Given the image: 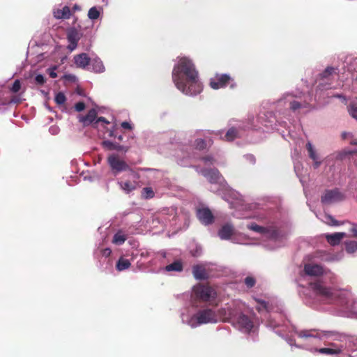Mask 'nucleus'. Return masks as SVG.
<instances>
[{"label": "nucleus", "instance_id": "obj_45", "mask_svg": "<svg viewBox=\"0 0 357 357\" xmlns=\"http://www.w3.org/2000/svg\"><path fill=\"white\" fill-rule=\"evenodd\" d=\"M21 89V84H20V82L19 79H16L12 87L10 88V91L13 93H17Z\"/></svg>", "mask_w": 357, "mask_h": 357}, {"label": "nucleus", "instance_id": "obj_7", "mask_svg": "<svg viewBox=\"0 0 357 357\" xmlns=\"http://www.w3.org/2000/svg\"><path fill=\"white\" fill-rule=\"evenodd\" d=\"M294 331L298 337L302 340L303 343L301 346H298L294 343L291 339L289 338L287 341L289 345L301 347L311 352L317 350V346L320 344L321 340L328 339L332 336V332L331 331H320L315 328L294 329Z\"/></svg>", "mask_w": 357, "mask_h": 357}, {"label": "nucleus", "instance_id": "obj_62", "mask_svg": "<svg viewBox=\"0 0 357 357\" xmlns=\"http://www.w3.org/2000/svg\"><path fill=\"white\" fill-rule=\"evenodd\" d=\"M19 101H20V100H19V99H17V98H13V99L11 100V101H10V102H13V103H17V102H18Z\"/></svg>", "mask_w": 357, "mask_h": 357}, {"label": "nucleus", "instance_id": "obj_48", "mask_svg": "<svg viewBox=\"0 0 357 357\" xmlns=\"http://www.w3.org/2000/svg\"><path fill=\"white\" fill-rule=\"evenodd\" d=\"M84 108H85V105L82 102H79L76 103L75 105V109L77 112H82L84 109Z\"/></svg>", "mask_w": 357, "mask_h": 357}, {"label": "nucleus", "instance_id": "obj_19", "mask_svg": "<svg viewBox=\"0 0 357 357\" xmlns=\"http://www.w3.org/2000/svg\"><path fill=\"white\" fill-rule=\"evenodd\" d=\"M53 15L57 20H66L71 17L72 13L67 6H59L54 8Z\"/></svg>", "mask_w": 357, "mask_h": 357}, {"label": "nucleus", "instance_id": "obj_24", "mask_svg": "<svg viewBox=\"0 0 357 357\" xmlns=\"http://www.w3.org/2000/svg\"><path fill=\"white\" fill-rule=\"evenodd\" d=\"M89 68L95 73H101L105 72V68L102 61L98 57H95L90 61Z\"/></svg>", "mask_w": 357, "mask_h": 357}, {"label": "nucleus", "instance_id": "obj_10", "mask_svg": "<svg viewBox=\"0 0 357 357\" xmlns=\"http://www.w3.org/2000/svg\"><path fill=\"white\" fill-rule=\"evenodd\" d=\"M218 236L222 240H230L234 243H247L246 235L236 231L234 226L229 222L222 225L218 231Z\"/></svg>", "mask_w": 357, "mask_h": 357}, {"label": "nucleus", "instance_id": "obj_36", "mask_svg": "<svg viewBox=\"0 0 357 357\" xmlns=\"http://www.w3.org/2000/svg\"><path fill=\"white\" fill-rule=\"evenodd\" d=\"M345 250L347 252L353 254L357 250V242L355 241H348L345 242Z\"/></svg>", "mask_w": 357, "mask_h": 357}, {"label": "nucleus", "instance_id": "obj_30", "mask_svg": "<svg viewBox=\"0 0 357 357\" xmlns=\"http://www.w3.org/2000/svg\"><path fill=\"white\" fill-rule=\"evenodd\" d=\"M126 240V236L121 231L116 232L112 239V243L117 245H122Z\"/></svg>", "mask_w": 357, "mask_h": 357}, {"label": "nucleus", "instance_id": "obj_20", "mask_svg": "<svg viewBox=\"0 0 357 357\" xmlns=\"http://www.w3.org/2000/svg\"><path fill=\"white\" fill-rule=\"evenodd\" d=\"M197 215L200 222L206 225L211 224L213 220L211 211L207 208H199L197 211Z\"/></svg>", "mask_w": 357, "mask_h": 357}, {"label": "nucleus", "instance_id": "obj_44", "mask_svg": "<svg viewBox=\"0 0 357 357\" xmlns=\"http://www.w3.org/2000/svg\"><path fill=\"white\" fill-rule=\"evenodd\" d=\"M244 282L247 287L251 288L255 286L256 280L254 277L249 275L245 278Z\"/></svg>", "mask_w": 357, "mask_h": 357}, {"label": "nucleus", "instance_id": "obj_4", "mask_svg": "<svg viewBox=\"0 0 357 357\" xmlns=\"http://www.w3.org/2000/svg\"><path fill=\"white\" fill-rule=\"evenodd\" d=\"M241 218H254L258 221L257 222H252L247 225V227L259 234L263 237L267 238L269 243L266 244L265 246L269 250H274L282 245V240L284 235L278 231L273 224H269L266 221V217L259 211L246 212Z\"/></svg>", "mask_w": 357, "mask_h": 357}, {"label": "nucleus", "instance_id": "obj_13", "mask_svg": "<svg viewBox=\"0 0 357 357\" xmlns=\"http://www.w3.org/2000/svg\"><path fill=\"white\" fill-rule=\"evenodd\" d=\"M108 165L114 175L129 169V165L117 154L112 153L107 158Z\"/></svg>", "mask_w": 357, "mask_h": 357}, {"label": "nucleus", "instance_id": "obj_57", "mask_svg": "<svg viewBox=\"0 0 357 357\" xmlns=\"http://www.w3.org/2000/svg\"><path fill=\"white\" fill-rule=\"evenodd\" d=\"M77 43H69L68 48L70 51H73V50H74L77 47Z\"/></svg>", "mask_w": 357, "mask_h": 357}, {"label": "nucleus", "instance_id": "obj_28", "mask_svg": "<svg viewBox=\"0 0 357 357\" xmlns=\"http://www.w3.org/2000/svg\"><path fill=\"white\" fill-rule=\"evenodd\" d=\"M131 264L130 261L123 257H120L116 262V268L119 271H123L130 268Z\"/></svg>", "mask_w": 357, "mask_h": 357}, {"label": "nucleus", "instance_id": "obj_14", "mask_svg": "<svg viewBox=\"0 0 357 357\" xmlns=\"http://www.w3.org/2000/svg\"><path fill=\"white\" fill-rule=\"evenodd\" d=\"M228 85L233 88L235 84L227 74H217L210 79V86L215 90L225 88Z\"/></svg>", "mask_w": 357, "mask_h": 357}, {"label": "nucleus", "instance_id": "obj_11", "mask_svg": "<svg viewBox=\"0 0 357 357\" xmlns=\"http://www.w3.org/2000/svg\"><path fill=\"white\" fill-rule=\"evenodd\" d=\"M303 271L305 275L312 277L328 275V278L331 283H333L335 280V275H334V273H331L328 269L324 268L320 264H316L314 262L305 263L304 264Z\"/></svg>", "mask_w": 357, "mask_h": 357}, {"label": "nucleus", "instance_id": "obj_1", "mask_svg": "<svg viewBox=\"0 0 357 357\" xmlns=\"http://www.w3.org/2000/svg\"><path fill=\"white\" fill-rule=\"evenodd\" d=\"M299 294L304 303L315 310H324L326 305L334 304L341 308L342 316H357V300L348 290L335 289L317 280L301 287Z\"/></svg>", "mask_w": 357, "mask_h": 357}, {"label": "nucleus", "instance_id": "obj_27", "mask_svg": "<svg viewBox=\"0 0 357 357\" xmlns=\"http://www.w3.org/2000/svg\"><path fill=\"white\" fill-rule=\"evenodd\" d=\"M118 185L126 193H129L137 188V182L136 181H118Z\"/></svg>", "mask_w": 357, "mask_h": 357}, {"label": "nucleus", "instance_id": "obj_6", "mask_svg": "<svg viewBox=\"0 0 357 357\" xmlns=\"http://www.w3.org/2000/svg\"><path fill=\"white\" fill-rule=\"evenodd\" d=\"M312 98L302 93H286L276 102L275 108L279 114L289 119L291 112H299L307 108Z\"/></svg>", "mask_w": 357, "mask_h": 357}, {"label": "nucleus", "instance_id": "obj_41", "mask_svg": "<svg viewBox=\"0 0 357 357\" xmlns=\"http://www.w3.org/2000/svg\"><path fill=\"white\" fill-rule=\"evenodd\" d=\"M154 192L153 189L150 187H146L143 188L142 192V195L145 199H151L154 197Z\"/></svg>", "mask_w": 357, "mask_h": 357}, {"label": "nucleus", "instance_id": "obj_64", "mask_svg": "<svg viewBox=\"0 0 357 357\" xmlns=\"http://www.w3.org/2000/svg\"><path fill=\"white\" fill-rule=\"evenodd\" d=\"M351 144L357 145V139L353 140L351 142Z\"/></svg>", "mask_w": 357, "mask_h": 357}, {"label": "nucleus", "instance_id": "obj_54", "mask_svg": "<svg viewBox=\"0 0 357 357\" xmlns=\"http://www.w3.org/2000/svg\"><path fill=\"white\" fill-rule=\"evenodd\" d=\"M111 249L109 248H105L102 251V256L107 257L111 255Z\"/></svg>", "mask_w": 357, "mask_h": 357}, {"label": "nucleus", "instance_id": "obj_16", "mask_svg": "<svg viewBox=\"0 0 357 357\" xmlns=\"http://www.w3.org/2000/svg\"><path fill=\"white\" fill-rule=\"evenodd\" d=\"M344 199V195L337 189L326 190L321 196L324 204H331Z\"/></svg>", "mask_w": 357, "mask_h": 357}, {"label": "nucleus", "instance_id": "obj_5", "mask_svg": "<svg viewBox=\"0 0 357 357\" xmlns=\"http://www.w3.org/2000/svg\"><path fill=\"white\" fill-rule=\"evenodd\" d=\"M227 306L231 307V312L234 315L226 321L231 322L238 331L252 335L254 340L258 331V324L255 321L254 317L245 314V312H247L245 304L241 301H235Z\"/></svg>", "mask_w": 357, "mask_h": 357}, {"label": "nucleus", "instance_id": "obj_23", "mask_svg": "<svg viewBox=\"0 0 357 357\" xmlns=\"http://www.w3.org/2000/svg\"><path fill=\"white\" fill-rule=\"evenodd\" d=\"M75 63L77 67L86 68L90 63V58L85 53L79 54L74 57Z\"/></svg>", "mask_w": 357, "mask_h": 357}, {"label": "nucleus", "instance_id": "obj_33", "mask_svg": "<svg viewBox=\"0 0 357 357\" xmlns=\"http://www.w3.org/2000/svg\"><path fill=\"white\" fill-rule=\"evenodd\" d=\"M339 350L337 349H332L329 347L327 348H321L318 349L317 347V350L312 351V353H319L321 354H325V355H337Z\"/></svg>", "mask_w": 357, "mask_h": 357}, {"label": "nucleus", "instance_id": "obj_63", "mask_svg": "<svg viewBox=\"0 0 357 357\" xmlns=\"http://www.w3.org/2000/svg\"><path fill=\"white\" fill-rule=\"evenodd\" d=\"M117 139L119 140V141H122L123 139V137L122 135H119L118 137H116Z\"/></svg>", "mask_w": 357, "mask_h": 357}, {"label": "nucleus", "instance_id": "obj_17", "mask_svg": "<svg viewBox=\"0 0 357 357\" xmlns=\"http://www.w3.org/2000/svg\"><path fill=\"white\" fill-rule=\"evenodd\" d=\"M257 121L266 128L267 131L275 130L276 117L272 112L260 113Z\"/></svg>", "mask_w": 357, "mask_h": 357}, {"label": "nucleus", "instance_id": "obj_39", "mask_svg": "<svg viewBox=\"0 0 357 357\" xmlns=\"http://www.w3.org/2000/svg\"><path fill=\"white\" fill-rule=\"evenodd\" d=\"M337 69L333 67H328L325 69V70L321 73V76L323 79H328L330 76H332L336 74Z\"/></svg>", "mask_w": 357, "mask_h": 357}, {"label": "nucleus", "instance_id": "obj_49", "mask_svg": "<svg viewBox=\"0 0 357 357\" xmlns=\"http://www.w3.org/2000/svg\"><path fill=\"white\" fill-rule=\"evenodd\" d=\"M50 130V132L53 135H57L59 132V128L56 126H52L49 129Z\"/></svg>", "mask_w": 357, "mask_h": 357}, {"label": "nucleus", "instance_id": "obj_55", "mask_svg": "<svg viewBox=\"0 0 357 357\" xmlns=\"http://www.w3.org/2000/svg\"><path fill=\"white\" fill-rule=\"evenodd\" d=\"M351 137H352V134L351 132H344L342 133V137L344 139H348V138H351Z\"/></svg>", "mask_w": 357, "mask_h": 357}, {"label": "nucleus", "instance_id": "obj_18", "mask_svg": "<svg viewBox=\"0 0 357 357\" xmlns=\"http://www.w3.org/2000/svg\"><path fill=\"white\" fill-rule=\"evenodd\" d=\"M305 147L309 158L313 161L312 166L314 169L319 168L322 163V160L321 159V157L318 153L316 148L310 142H307Z\"/></svg>", "mask_w": 357, "mask_h": 357}, {"label": "nucleus", "instance_id": "obj_2", "mask_svg": "<svg viewBox=\"0 0 357 357\" xmlns=\"http://www.w3.org/2000/svg\"><path fill=\"white\" fill-rule=\"evenodd\" d=\"M172 77L177 89L186 96H197L202 91L198 71L193 61L187 56L176 58Z\"/></svg>", "mask_w": 357, "mask_h": 357}, {"label": "nucleus", "instance_id": "obj_53", "mask_svg": "<svg viewBox=\"0 0 357 357\" xmlns=\"http://www.w3.org/2000/svg\"><path fill=\"white\" fill-rule=\"evenodd\" d=\"M245 158L252 164H254L255 162V158L254 155H252L251 154L245 155Z\"/></svg>", "mask_w": 357, "mask_h": 357}, {"label": "nucleus", "instance_id": "obj_22", "mask_svg": "<svg viewBox=\"0 0 357 357\" xmlns=\"http://www.w3.org/2000/svg\"><path fill=\"white\" fill-rule=\"evenodd\" d=\"M97 117V112L95 109L89 111L86 116H79V121L84 126H87L95 123Z\"/></svg>", "mask_w": 357, "mask_h": 357}, {"label": "nucleus", "instance_id": "obj_59", "mask_svg": "<svg viewBox=\"0 0 357 357\" xmlns=\"http://www.w3.org/2000/svg\"><path fill=\"white\" fill-rule=\"evenodd\" d=\"M108 135L110 137H116V135H114V127L113 128L112 130L109 131Z\"/></svg>", "mask_w": 357, "mask_h": 357}, {"label": "nucleus", "instance_id": "obj_61", "mask_svg": "<svg viewBox=\"0 0 357 357\" xmlns=\"http://www.w3.org/2000/svg\"><path fill=\"white\" fill-rule=\"evenodd\" d=\"M73 10H80V7L78 5H75L73 6Z\"/></svg>", "mask_w": 357, "mask_h": 357}, {"label": "nucleus", "instance_id": "obj_9", "mask_svg": "<svg viewBox=\"0 0 357 357\" xmlns=\"http://www.w3.org/2000/svg\"><path fill=\"white\" fill-rule=\"evenodd\" d=\"M249 121V126H245V123L241 121H235L234 124H231V127L225 134H224V132L222 130L213 131L211 134L218 137L224 141L231 142L235 139L241 137L243 132L247 127L250 128L255 126L253 123L254 117H250Z\"/></svg>", "mask_w": 357, "mask_h": 357}, {"label": "nucleus", "instance_id": "obj_51", "mask_svg": "<svg viewBox=\"0 0 357 357\" xmlns=\"http://www.w3.org/2000/svg\"><path fill=\"white\" fill-rule=\"evenodd\" d=\"M121 127L123 128V129H127V130H132V126L131 125L130 123L128 122V121H123L121 123Z\"/></svg>", "mask_w": 357, "mask_h": 357}, {"label": "nucleus", "instance_id": "obj_60", "mask_svg": "<svg viewBox=\"0 0 357 357\" xmlns=\"http://www.w3.org/2000/svg\"><path fill=\"white\" fill-rule=\"evenodd\" d=\"M196 133L198 135H203L206 137V133H208V132L197 131V132H196Z\"/></svg>", "mask_w": 357, "mask_h": 357}, {"label": "nucleus", "instance_id": "obj_12", "mask_svg": "<svg viewBox=\"0 0 357 357\" xmlns=\"http://www.w3.org/2000/svg\"><path fill=\"white\" fill-rule=\"evenodd\" d=\"M192 296L202 301L213 303L216 298L217 293L211 287L197 285L192 289Z\"/></svg>", "mask_w": 357, "mask_h": 357}, {"label": "nucleus", "instance_id": "obj_32", "mask_svg": "<svg viewBox=\"0 0 357 357\" xmlns=\"http://www.w3.org/2000/svg\"><path fill=\"white\" fill-rule=\"evenodd\" d=\"M200 162L204 166L213 165L218 163L217 160L211 155H206L202 157Z\"/></svg>", "mask_w": 357, "mask_h": 357}, {"label": "nucleus", "instance_id": "obj_58", "mask_svg": "<svg viewBox=\"0 0 357 357\" xmlns=\"http://www.w3.org/2000/svg\"><path fill=\"white\" fill-rule=\"evenodd\" d=\"M130 175L132 178H135V179H138L139 178V176L137 173H135V172L130 170Z\"/></svg>", "mask_w": 357, "mask_h": 357}, {"label": "nucleus", "instance_id": "obj_50", "mask_svg": "<svg viewBox=\"0 0 357 357\" xmlns=\"http://www.w3.org/2000/svg\"><path fill=\"white\" fill-rule=\"evenodd\" d=\"M56 69V66L48 69L49 75L52 78H56L57 77V74L55 72Z\"/></svg>", "mask_w": 357, "mask_h": 357}, {"label": "nucleus", "instance_id": "obj_42", "mask_svg": "<svg viewBox=\"0 0 357 357\" xmlns=\"http://www.w3.org/2000/svg\"><path fill=\"white\" fill-rule=\"evenodd\" d=\"M54 100L58 105H63L66 102V98L64 93L59 92L55 96Z\"/></svg>", "mask_w": 357, "mask_h": 357}, {"label": "nucleus", "instance_id": "obj_47", "mask_svg": "<svg viewBox=\"0 0 357 357\" xmlns=\"http://www.w3.org/2000/svg\"><path fill=\"white\" fill-rule=\"evenodd\" d=\"M35 81L36 84L43 85L45 82V79L43 75H37L35 77Z\"/></svg>", "mask_w": 357, "mask_h": 357}, {"label": "nucleus", "instance_id": "obj_43", "mask_svg": "<svg viewBox=\"0 0 357 357\" xmlns=\"http://www.w3.org/2000/svg\"><path fill=\"white\" fill-rule=\"evenodd\" d=\"M256 302L257 303L256 307L259 312H261L264 310H268V307L266 302L261 301L259 299H256Z\"/></svg>", "mask_w": 357, "mask_h": 357}, {"label": "nucleus", "instance_id": "obj_26", "mask_svg": "<svg viewBox=\"0 0 357 357\" xmlns=\"http://www.w3.org/2000/svg\"><path fill=\"white\" fill-rule=\"evenodd\" d=\"M346 236L344 232H336L331 234H326V238L331 245H338L341 240Z\"/></svg>", "mask_w": 357, "mask_h": 357}, {"label": "nucleus", "instance_id": "obj_37", "mask_svg": "<svg viewBox=\"0 0 357 357\" xmlns=\"http://www.w3.org/2000/svg\"><path fill=\"white\" fill-rule=\"evenodd\" d=\"M320 219L327 225L337 226L339 225L337 221H336L331 215L328 214L323 215Z\"/></svg>", "mask_w": 357, "mask_h": 357}, {"label": "nucleus", "instance_id": "obj_35", "mask_svg": "<svg viewBox=\"0 0 357 357\" xmlns=\"http://www.w3.org/2000/svg\"><path fill=\"white\" fill-rule=\"evenodd\" d=\"M193 275L195 278L198 280L204 279L206 276L204 269L200 266H195L193 268Z\"/></svg>", "mask_w": 357, "mask_h": 357}, {"label": "nucleus", "instance_id": "obj_29", "mask_svg": "<svg viewBox=\"0 0 357 357\" xmlns=\"http://www.w3.org/2000/svg\"><path fill=\"white\" fill-rule=\"evenodd\" d=\"M80 38L79 32L75 29H70L67 33L68 43H77Z\"/></svg>", "mask_w": 357, "mask_h": 357}, {"label": "nucleus", "instance_id": "obj_21", "mask_svg": "<svg viewBox=\"0 0 357 357\" xmlns=\"http://www.w3.org/2000/svg\"><path fill=\"white\" fill-rule=\"evenodd\" d=\"M176 216V209L173 207L163 209L159 214V218H160L165 223L170 222L171 221L175 220Z\"/></svg>", "mask_w": 357, "mask_h": 357}, {"label": "nucleus", "instance_id": "obj_52", "mask_svg": "<svg viewBox=\"0 0 357 357\" xmlns=\"http://www.w3.org/2000/svg\"><path fill=\"white\" fill-rule=\"evenodd\" d=\"M100 122H101V123H105V124H108V123H109V121H108L107 120H106V119H105V118H104V117H99V118H98V119H96V121H95L94 125H95L96 126H98V124L99 123H100Z\"/></svg>", "mask_w": 357, "mask_h": 357}, {"label": "nucleus", "instance_id": "obj_56", "mask_svg": "<svg viewBox=\"0 0 357 357\" xmlns=\"http://www.w3.org/2000/svg\"><path fill=\"white\" fill-rule=\"evenodd\" d=\"M351 231L353 233L354 237H357V225H353Z\"/></svg>", "mask_w": 357, "mask_h": 357}, {"label": "nucleus", "instance_id": "obj_31", "mask_svg": "<svg viewBox=\"0 0 357 357\" xmlns=\"http://www.w3.org/2000/svg\"><path fill=\"white\" fill-rule=\"evenodd\" d=\"M101 8H97L93 6L88 11V17L91 20H97L100 15Z\"/></svg>", "mask_w": 357, "mask_h": 357}, {"label": "nucleus", "instance_id": "obj_25", "mask_svg": "<svg viewBox=\"0 0 357 357\" xmlns=\"http://www.w3.org/2000/svg\"><path fill=\"white\" fill-rule=\"evenodd\" d=\"M102 146L107 150H116L118 151H123L126 153L128 151V147L120 145L119 144L112 142L109 140H105L102 142Z\"/></svg>", "mask_w": 357, "mask_h": 357}, {"label": "nucleus", "instance_id": "obj_15", "mask_svg": "<svg viewBox=\"0 0 357 357\" xmlns=\"http://www.w3.org/2000/svg\"><path fill=\"white\" fill-rule=\"evenodd\" d=\"M333 336H335V337L333 338V340H336L337 342L328 343V345L329 346L330 348H331L332 349L339 350L338 354L344 352V351H349L351 350V342L349 339L343 336L334 335L333 333L332 336H331L329 338Z\"/></svg>", "mask_w": 357, "mask_h": 357}, {"label": "nucleus", "instance_id": "obj_40", "mask_svg": "<svg viewBox=\"0 0 357 357\" xmlns=\"http://www.w3.org/2000/svg\"><path fill=\"white\" fill-rule=\"evenodd\" d=\"M278 314H273L271 315L268 320L267 321V326L270 328H275L276 327L280 326V323L276 321V318Z\"/></svg>", "mask_w": 357, "mask_h": 357}, {"label": "nucleus", "instance_id": "obj_38", "mask_svg": "<svg viewBox=\"0 0 357 357\" xmlns=\"http://www.w3.org/2000/svg\"><path fill=\"white\" fill-rule=\"evenodd\" d=\"M193 146L197 150H204L206 148V142L204 139L197 138L194 142Z\"/></svg>", "mask_w": 357, "mask_h": 357}, {"label": "nucleus", "instance_id": "obj_8", "mask_svg": "<svg viewBox=\"0 0 357 357\" xmlns=\"http://www.w3.org/2000/svg\"><path fill=\"white\" fill-rule=\"evenodd\" d=\"M196 171L204 176L211 183L210 190L223 199H228L227 196H234V192L229 188L224 177L217 169L202 167L201 165L196 167Z\"/></svg>", "mask_w": 357, "mask_h": 357}, {"label": "nucleus", "instance_id": "obj_3", "mask_svg": "<svg viewBox=\"0 0 357 357\" xmlns=\"http://www.w3.org/2000/svg\"><path fill=\"white\" fill-rule=\"evenodd\" d=\"M231 310V307L227 306V305L218 312L211 308H204L195 311L192 307L185 308L182 311L181 319L183 324L192 328H195L204 324L226 321L234 315Z\"/></svg>", "mask_w": 357, "mask_h": 357}, {"label": "nucleus", "instance_id": "obj_46", "mask_svg": "<svg viewBox=\"0 0 357 357\" xmlns=\"http://www.w3.org/2000/svg\"><path fill=\"white\" fill-rule=\"evenodd\" d=\"M349 112L354 119L357 120V107L351 105L349 109Z\"/></svg>", "mask_w": 357, "mask_h": 357}, {"label": "nucleus", "instance_id": "obj_34", "mask_svg": "<svg viewBox=\"0 0 357 357\" xmlns=\"http://www.w3.org/2000/svg\"><path fill=\"white\" fill-rule=\"evenodd\" d=\"M183 268L182 264L180 261H174L171 264L165 266V269L166 271H181Z\"/></svg>", "mask_w": 357, "mask_h": 357}]
</instances>
